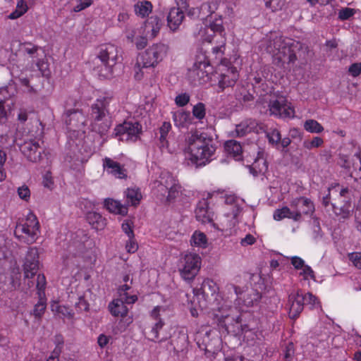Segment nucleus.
Listing matches in <instances>:
<instances>
[{
    "label": "nucleus",
    "mask_w": 361,
    "mask_h": 361,
    "mask_svg": "<svg viewBox=\"0 0 361 361\" xmlns=\"http://www.w3.org/2000/svg\"><path fill=\"white\" fill-rule=\"evenodd\" d=\"M218 286L216 283L210 279L203 281L200 288H193L192 298L188 299V305L190 314L194 317L199 316V311L207 308L208 302L207 298V290H209L211 295L214 298V302L211 307L214 313V319L219 327L224 328L226 332H234L238 334L242 331L243 327L239 325V315L236 308H227V303L217 293Z\"/></svg>",
    "instance_id": "obj_1"
},
{
    "label": "nucleus",
    "mask_w": 361,
    "mask_h": 361,
    "mask_svg": "<svg viewBox=\"0 0 361 361\" xmlns=\"http://www.w3.org/2000/svg\"><path fill=\"white\" fill-rule=\"evenodd\" d=\"M215 152L212 140L202 134L195 132L185 139L183 155L188 166L195 168L206 166L214 159Z\"/></svg>",
    "instance_id": "obj_2"
},
{
    "label": "nucleus",
    "mask_w": 361,
    "mask_h": 361,
    "mask_svg": "<svg viewBox=\"0 0 361 361\" xmlns=\"http://www.w3.org/2000/svg\"><path fill=\"white\" fill-rule=\"evenodd\" d=\"M21 272L17 259L5 242L0 240V290L12 291L20 286Z\"/></svg>",
    "instance_id": "obj_3"
},
{
    "label": "nucleus",
    "mask_w": 361,
    "mask_h": 361,
    "mask_svg": "<svg viewBox=\"0 0 361 361\" xmlns=\"http://www.w3.org/2000/svg\"><path fill=\"white\" fill-rule=\"evenodd\" d=\"M169 47L164 43H154L139 53L133 68L134 78L142 80L145 75V69L154 68L166 58Z\"/></svg>",
    "instance_id": "obj_4"
},
{
    "label": "nucleus",
    "mask_w": 361,
    "mask_h": 361,
    "mask_svg": "<svg viewBox=\"0 0 361 361\" xmlns=\"http://www.w3.org/2000/svg\"><path fill=\"white\" fill-rule=\"evenodd\" d=\"M226 34L223 25V19L209 16L206 21L201 25L197 36L203 42H212L214 37H220L219 45L212 48V54L216 59H221L224 54L226 44Z\"/></svg>",
    "instance_id": "obj_5"
},
{
    "label": "nucleus",
    "mask_w": 361,
    "mask_h": 361,
    "mask_svg": "<svg viewBox=\"0 0 361 361\" xmlns=\"http://www.w3.org/2000/svg\"><path fill=\"white\" fill-rule=\"evenodd\" d=\"M241 209L233 195H228L225 199L224 214L220 216L217 222H212V228L225 235H231L233 229L238 224Z\"/></svg>",
    "instance_id": "obj_6"
},
{
    "label": "nucleus",
    "mask_w": 361,
    "mask_h": 361,
    "mask_svg": "<svg viewBox=\"0 0 361 361\" xmlns=\"http://www.w3.org/2000/svg\"><path fill=\"white\" fill-rule=\"evenodd\" d=\"M152 188L154 195L161 200L166 198L168 202L176 199L181 194L180 185L168 171H162L159 179L154 181Z\"/></svg>",
    "instance_id": "obj_7"
},
{
    "label": "nucleus",
    "mask_w": 361,
    "mask_h": 361,
    "mask_svg": "<svg viewBox=\"0 0 361 361\" xmlns=\"http://www.w3.org/2000/svg\"><path fill=\"white\" fill-rule=\"evenodd\" d=\"M243 299L242 297H239L238 299V305L239 307H231L227 304V308H236L238 314L239 315V325L242 326L243 329L241 332L238 334H235L234 332H230L233 334L234 336H243L244 339L248 341L255 340L257 336L256 332L254 329L249 328L247 324H242L241 314L240 312H247V308L255 305L259 300L260 299V295L258 292L255 290H252L249 293H246L243 295ZM228 334L229 332H227Z\"/></svg>",
    "instance_id": "obj_8"
},
{
    "label": "nucleus",
    "mask_w": 361,
    "mask_h": 361,
    "mask_svg": "<svg viewBox=\"0 0 361 361\" xmlns=\"http://www.w3.org/2000/svg\"><path fill=\"white\" fill-rule=\"evenodd\" d=\"M16 237L27 244L35 243L39 234V225L36 216L29 212L16 225L14 231Z\"/></svg>",
    "instance_id": "obj_9"
},
{
    "label": "nucleus",
    "mask_w": 361,
    "mask_h": 361,
    "mask_svg": "<svg viewBox=\"0 0 361 361\" xmlns=\"http://www.w3.org/2000/svg\"><path fill=\"white\" fill-rule=\"evenodd\" d=\"M188 77L195 84L213 82L216 77L215 71L204 54L197 55L192 67L189 70Z\"/></svg>",
    "instance_id": "obj_10"
},
{
    "label": "nucleus",
    "mask_w": 361,
    "mask_h": 361,
    "mask_svg": "<svg viewBox=\"0 0 361 361\" xmlns=\"http://www.w3.org/2000/svg\"><path fill=\"white\" fill-rule=\"evenodd\" d=\"M310 305L312 308H320L317 298L312 293L305 295L301 291L293 292L289 295L288 301V314L290 319L297 318L303 310L304 304Z\"/></svg>",
    "instance_id": "obj_11"
},
{
    "label": "nucleus",
    "mask_w": 361,
    "mask_h": 361,
    "mask_svg": "<svg viewBox=\"0 0 361 361\" xmlns=\"http://www.w3.org/2000/svg\"><path fill=\"white\" fill-rule=\"evenodd\" d=\"M202 264L200 256L192 252L185 253L180 259L178 271L185 281L192 282L198 274Z\"/></svg>",
    "instance_id": "obj_12"
},
{
    "label": "nucleus",
    "mask_w": 361,
    "mask_h": 361,
    "mask_svg": "<svg viewBox=\"0 0 361 361\" xmlns=\"http://www.w3.org/2000/svg\"><path fill=\"white\" fill-rule=\"evenodd\" d=\"M273 45L269 44L266 49L273 58L274 61L279 64L283 63L286 61H291L295 58V55L291 50L288 43L281 36H276L273 39Z\"/></svg>",
    "instance_id": "obj_13"
},
{
    "label": "nucleus",
    "mask_w": 361,
    "mask_h": 361,
    "mask_svg": "<svg viewBox=\"0 0 361 361\" xmlns=\"http://www.w3.org/2000/svg\"><path fill=\"white\" fill-rule=\"evenodd\" d=\"M219 60L221 63L216 68V77H214L213 82H217L219 87L221 90H224L226 87L235 84L238 74L236 68L230 66L222 59Z\"/></svg>",
    "instance_id": "obj_14"
},
{
    "label": "nucleus",
    "mask_w": 361,
    "mask_h": 361,
    "mask_svg": "<svg viewBox=\"0 0 361 361\" xmlns=\"http://www.w3.org/2000/svg\"><path fill=\"white\" fill-rule=\"evenodd\" d=\"M307 204L309 209L306 210H297L295 207H292L291 204L290 207H283L281 209H277L274 213V219L276 221H281L285 218L290 219L294 221H299L301 218L302 214H310L314 210V206L312 202L307 198H301L298 202V204Z\"/></svg>",
    "instance_id": "obj_15"
},
{
    "label": "nucleus",
    "mask_w": 361,
    "mask_h": 361,
    "mask_svg": "<svg viewBox=\"0 0 361 361\" xmlns=\"http://www.w3.org/2000/svg\"><path fill=\"white\" fill-rule=\"evenodd\" d=\"M269 114L280 118H293L295 111L293 106L284 97L271 99L269 103Z\"/></svg>",
    "instance_id": "obj_16"
},
{
    "label": "nucleus",
    "mask_w": 361,
    "mask_h": 361,
    "mask_svg": "<svg viewBox=\"0 0 361 361\" xmlns=\"http://www.w3.org/2000/svg\"><path fill=\"white\" fill-rule=\"evenodd\" d=\"M201 12L206 15L209 13V16L213 18H222V14L230 16L233 13L231 8L226 0H214L210 2L203 4L200 7Z\"/></svg>",
    "instance_id": "obj_17"
},
{
    "label": "nucleus",
    "mask_w": 361,
    "mask_h": 361,
    "mask_svg": "<svg viewBox=\"0 0 361 361\" xmlns=\"http://www.w3.org/2000/svg\"><path fill=\"white\" fill-rule=\"evenodd\" d=\"M115 130L116 135L120 136V140L135 142L140 137L142 127L138 122L126 121L118 126Z\"/></svg>",
    "instance_id": "obj_18"
},
{
    "label": "nucleus",
    "mask_w": 361,
    "mask_h": 361,
    "mask_svg": "<svg viewBox=\"0 0 361 361\" xmlns=\"http://www.w3.org/2000/svg\"><path fill=\"white\" fill-rule=\"evenodd\" d=\"M39 250L36 247L28 249L23 265L25 279H32L37 273L39 266Z\"/></svg>",
    "instance_id": "obj_19"
},
{
    "label": "nucleus",
    "mask_w": 361,
    "mask_h": 361,
    "mask_svg": "<svg viewBox=\"0 0 361 361\" xmlns=\"http://www.w3.org/2000/svg\"><path fill=\"white\" fill-rule=\"evenodd\" d=\"M19 51L23 54H27L35 63L39 70L43 72L44 51L42 48L35 46L30 43L19 44ZM44 74V73H42Z\"/></svg>",
    "instance_id": "obj_20"
},
{
    "label": "nucleus",
    "mask_w": 361,
    "mask_h": 361,
    "mask_svg": "<svg viewBox=\"0 0 361 361\" xmlns=\"http://www.w3.org/2000/svg\"><path fill=\"white\" fill-rule=\"evenodd\" d=\"M250 149L252 152L253 162L250 166V172L253 176L267 171L268 166L265 159L264 152L260 150L257 145H252Z\"/></svg>",
    "instance_id": "obj_21"
},
{
    "label": "nucleus",
    "mask_w": 361,
    "mask_h": 361,
    "mask_svg": "<svg viewBox=\"0 0 361 361\" xmlns=\"http://www.w3.org/2000/svg\"><path fill=\"white\" fill-rule=\"evenodd\" d=\"M111 101L109 95L101 96L97 99L91 108L90 117L95 121L103 120L106 114V106Z\"/></svg>",
    "instance_id": "obj_22"
},
{
    "label": "nucleus",
    "mask_w": 361,
    "mask_h": 361,
    "mask_svg": "<svg viewBox=\"0 0 361 361\" xmlns=\"http://www.w3.org/2000/svg\"><path fill=\"white\" fill-rule=\"evenodd\" d=\"M22 153L31 161L36 162L41 158L42 148L39 142L35 140H27L20 145Z\"/></svg>",
    "instance_id": "obj_23"
},
{
    "label": "nucleus",
    "mask_w": 361,
    "mask_h": 361,
    "mask_svg": "<svg viewBox=\"0 0 361 361\" xmlns=\"http://www.w3.org/2000/svg\"><path fill=\"white\" fill-rule=\"evenodd\" d=\"M97 57L103 64L115 66L118 60V48L111 44L102 45Z\"/></svg>",
    "instance_id": "obj_24"
},
{
    "label": "nucleus",
    "mask_w": 361,
    "mask_h": 361,
    "mask_svg": "<svg viewBox=\"0 0 361 361\" xmlns=\"http://www.w3.org/2000/svg\"><path fill=\"white\" fill-rule=\"evenodd\" d=\"M195 219L203 224H210L212 226L213 213L209 211L207 199L202 198L199 200L195 210Z\"/></svg>",
    "instance_id": "obj_25"
},
{
    "label": "nucleus",
    "mask_w": 361,
    "mask_h": 361,
    "mask_svg": "<svg viewBox=\"0 0 361 361\" xmlns=\"http://www.w3.org/2000/svg\"><path fill=\"white\" fill-rule=\"evenodd\" d=\"M65 121L70 130L76 131L80 130V126L85 123V119L82 112L78 110H67L65 113Z\"/></svg>",
    "instance_id": "obj_26"
},
{
    "label": "nucleus",
    "mask_w": 361,
    "mask_h": 361,
    "mask_svg": "<svg viewBox=\"0 0 361 361\" xmlns=\"http://www.w3.org/2000/svg\"><path fill=\"white\" fill-rule=\"evenodd\" d=\"M75 255L82 258V260L88 264H92L96 260V248L92 240H87L86 243L80 245V247Z\"/></svg>",
    "instance_id": "obj_27"
},
{
    "label": "nucleus",
    "mask_w": 361,
    "mask_h": 361,
    "mask_svg": "<svg viewBox=\"0 0 361 361\" xmlns=\"http://www.w3.org/2000/svg\"><path fill=\"white\" fill-rule=\"evenodd\" d=\"M341 166L347 169L348 173L355 180L361 179V160L359 157L343 160Z\"/></svg>",
    "instance_id": "obj_28"
},
{
    "label": "nucleus",
    "mask_w": 361,
    "mask_h": 361,
    "mask_svg": "<svg viewBox=\"0 0 361 361\" xmlns=\"http://www.w3.org/2000/svg\"><path fill=\"white\" fill-rule=\"evenodd\" d=\"M54 343L55 347L51 351L50 355L47 357V361H75L74 359L65 356L60 357L64 344L62 336L56 335L54 337Z\"/></svg>",
    "instance_id": "obj_29"
},
{
    "label": "nucleus",
    "mask_w": 361,
    "mask_h": 361,
    "mask_svg": "<svg viewBox=\"0 0 361 361\" xmlns=\"http://www.w3.org/2000/svg\"><path fill=\"white\" fill-rule=\"evenodd\" d=\"M184 19V13L178 7L171 8L167 16V24L170 30L173 32L176 31L181 25Z\"/></svg>",
    "instance_id": "obj_30"
},
{
    "label": "nucleus",
    "mask_w": 361,
    "mask_h": 361,
    "mask_svg": "<svg viewBox=\"0 0 361 361\" xmlns=\"http://www.w3.org/2000/svg\"><path fill=\"white\" fill-rule=\"evenodd\" d=\"M104 169L116 178H123L126 176L125 170L121 165L113 159L106 157L103 159Z\"/></svg>",
    "instance_id": "obj_31"
},
{
    "label": "nucleus",
    "mask_w": 361,
    "mask_h": 361,
    "mask_svg": "<svg viewBox=\"0 0 361 361\" xmlns=\"http://www.w3.org/2000/svg\"><path fill=\"white\" fill-rule=\"evenodd\" d=\"M125 299L116 298L109 305V310L111 314L116 317H125L128 313V309L125 305Z\"/></svg>",
    "instance_id": "obj_32"
},
{
    "label": "nucleus",
    "mask_w": 361,
    "mask_h": 361,
    "mask_svg": "<svg viewBox=\"0 0 361 361\" xmlns=\"http://www.w3.org/2000/svg\"><path fill=\"white\" fill-rule=\"evenodd\" d=\"M126 37L130 42L134 43L138 49H143L147 43L145 36L140 34L139 29H128Z\"/></svg>",
    "instance_id": "obj_33"
},
{
    "label": "nucleus",
    "mask_w": 361,
    "mask_h": 361,
    "mask_svg": "<svg viewBox=\"0 0 361 361\" xmlns=\"http://www.w3.org/2000/svg\"><path fill=\"white\" fill-rule=\"evenodd\" d=\"M190 244L193 247L206 249L209 246V239L204 232L197 230L192 233Z\"/></svg>",
    "instance_id": "obj_34"
},
{
    "label": "nucleus",
    "mask_w": 361,
    "mask_h": 361,
    "mask_svg": "<svg viewBox=\"0 0 361 361\" xmlns=\"http://www.w3.org/2000/svg\"><path fill=\"white\" fill-rule=\"evenodd\" d=\"M104 207L111 213L125 216L128 213V208L119 201L111 198H106L104 202Z\"/></svg>",
    "instance_id": "obj_35"
},
{
    "label": "nucleus",
    "mask_w": 361,
    "mask_h": 361,
    "mask_svg": "<svg viewBox=\"0 0 361 361\" xmlns=\"http://www.w3.org/2000/svg\"><path fill=\"white\" fill-rule=\"evenodd\" d=\"M224 149L235 160L242 159L243 148L238 142L233 140H228L224 144Z\"/></svg>",
    "instance_id": "obj_36"
},
{
    "label": "nucleus",
    "mask_w": 361,
    "mask_h": 361,
    "mask_svg": "<svg viewBox=\"0 0 361 361\" xmlns=\"http://www.w3.org/2000/svg\"><path fill=\"white\" fill-rule=\"evenodd\" d=\"M161 21L157 16H151L145 23V29L152 37H155L161 27Z\"/></svg>",
    "instance_id": "obj_37"
},
{
    "label": "nucleus",
    "mask_w": 361,
    "mask_h": 361,
    "mask_svg": "<svg viewBox=\"0 0 361 361\" xmlns=\"http://www.w3.org/2000/svg\"><path fill=\"white\" fill-rule=\"evenodd\" d=\"M173 121L174 125L178 128H185L191 123L190 112L179 110L173 112Z\"/></svg>",
    "instance_id": "obj_38"
},
{
    "label": "nucleus",
    "mask_w": 361,
    "mask_h": 361,
    "mask_svg": "<svg viewBox=\"0 0 361 361\" xmlns=\"http://www.w3.org/2000/svg\"><path fill=\"white\" fill-rule=\"evenodd\" d=\"M152 3L147 0L139 1L133 6L135 15L142 18L148 16L152 13Z\"/></svg>",
    "instance_id": "obj_39"
},
{
    "label": "nucleus",
    "mask_w": 361,
    "mask_h": 361,
    "mask_svg": "<svg viewBox=\"0 0 361 361\" xmlns=\"http://www.w3.org/2000/svg\"><path fill=\"white\" fill-rule=\"evenodd\" d=\"M87 219L92 228L97 231L103 230L106 225V220L102 216L95 212H89L87 214Z\"/></svg>",
    "instance_id": "obj_40"
},
{
    "label": "nucleus",
    "mask_w": 361,
    "mask_h": 361,
    "mask_svg": "<svg viewBox=\"0 0 361 361\" xmlns=\"http://www.w3.org/2000/svg\"><path fill=\"white\" fill-rule=\"evenodd\" d=\"M257 124L255 121L248 119L242 121L235 126V133L238 136H244L247 133L257 130Z\"/></svg>",
    "instance_id": "obj_41"
},
{
    "label": "nucleus",
    "mask_w": 361,
    "mask_h": 361,
    "mask_svg": "<svg viewBox=\"0 0 361 361\" xmlns=\"http://www.w3.org/2000/svg\"><path fill=\"white\" fill-rule=\"evenodd\" d=\"M172 312V306L169 304L157 305L152 309L150 316L154 319H161V317H170Z\"/></svg>",
    "instance_id": "obj_42"
},
{
    "label": "nucleus",
    "mask_w": 361,
    "mask_h": 361,
    "mask_svg": "<svg viewBox=\"0 0 361 361\" xmlns=\"http://www.w3.org/2000/svg\"><path fill=\"white\" fill-rule=\"evenodd\" d=\"M51 310L53 312L63 318L72 319L74 316L72 310L68 307L60 305L56 301L51 302Z\"/></svg>",
    "instance_id": "obj_43"
},
{
    "label": "nucleus",
    "mask_w": 361,
    "mask_h": 361,
    "mask_svg": "<svg viewBox=\"0 0 361 361\" xmlns=\"http://www.w3.org/2000/svg\"><path fill=\"white\" fill-rule=\"evenodd\" d=\"M130 283H126L121 286L118 289V298L125 299V302H126V304H133L137 300V295L128 294V291L130 289Z\"/></svg>",
    "instance_id": "obj_44"
},
{
    "label": "nucleus",
    "mask_w": 361,
    "mask_h": 361,
    "mask_svg": "<svg viewBox=\"0 0 361 361\" xmlns=\"http://www.w3.org/2000/svg\"><path fill=\"white\" fill-rule=\"evenodd\" d=\"M125 194L126 197V201L133 206L137 205L142 199V195L138 188H128Z\"/></svg>",
    "instance_id": "obj_45"
},
{
    "label": "nucleus",
    "mask_w": 361,
    "mask_h": 361,
    "mask_svg": "<svg viewBox=\"0 0 361 361\" xmlns=\"http://www.w3.org/2000/svg\"><path fill=\"white\" fill-rule=\"evenodd\" d=\"M65 160L69 163V166L73 170H79L83 164L87 161L86 158L75 154L67 155Z\"/></svg>",
    "instance_id": "obj_46"
},
{
    "label": "nucleus",
    "mask_w": 361,
    "mask_h": 361,
    "mask_svg": "<svg viewBox=\"0 0 361 361\" xmlns=\"http://www.w3.org/2000/svg\"><path fill=\"white\" fill-rule=\"evenodd\" d=\"M304 129L310 133H320L324 130V127L314 119H307L303 124Z\"/></svg>",
    "instance_id": "obj_47"
},
{
    "label": "nucleus",
    "mask_w": 361,
    "mask_h": 361,
    "mask_svg": "<svg viewBox=\"0 0 361 361\" xmlns=\"http://www.w3.org/2000/svg\"><path fill=\"white\" fill-rule=\"evenodd\" d=\"M159 147L163 152H166L173 154L178 152V145L174 140H166L165 142H159Z\"/></svg>",
    "instance_id": "obj_48"
},
{
    "label": "nucleus",
    "mask_w": 361,
    "mask_h": 361,
    "mask_svg": "<svg viewBox=\"0 0 361 361\" xmlns=\"http://www.w3.org/2000/svg\"><path fill=\"white\" fill-rule=\"evenodd\" d=\"M11 94L8 92V87L0 88V123L2 119H4L6 116V111L4 106V101L10 97Z\"/></svg>",
    "instance_id": "obj_49"
},
{
    "label": "nucleus",
    "mask_w": 361,
    "mask_h": 361,
    "mask_svg": "<svg viewBox=\"0 0 361 361\" xmlns=\"http://www.w3.org/2000/svg\"><path fill=\"white\" fill-rule=\"evenodd\" d=\"M46 309V299L45 296L42 295V293H39V301L35 305L33 310V314L36 317H41L44 314V310Z\"/></svg>",
    "instance_id": "obj_50"
},
{
    "label": "nucleus",
    "mask_w": 361,
    "mask_h": 361,
    "mask_svg": "<svg viewBox=\"0 0 361 361\" xmlns=\"http://www.w3.org/2000/svg\"><path fill=\"white\" fill-rule=\"evenodd\" d=\"M134 221L132 219H126L121 224V229L128 238L134 237Z\"/></svg>",
    "instance_id": "obj_51"
},
{
    "label": "nucleus",
    "mask_w": 361,
    "mask_h": 361,
    "mask_svg": "<svg viewBox=\"0 0 361 361\" xmlns=\"http://www.w3.org/2000/svg\"><path fill=\"white\" fill-rule=\"evenodd\" d=\"M192 114L195 118L199 120L204 118L206 114L204 104L201 102L195 104L192 108Z\"/></svg>",
    "instance_id": "obj_52"
},
{
    "label": "nucleus",
    "mask_w": 361,
    "mask_h": 361,
    "mask_svg": "<svg viewBox=\"0 0 361 361\" xmlns=\"http://www.w3.org/2000/svg\"><path fill=\"white\" fill-rule=\"evenodd\" d=\"M17 193L19 198L25 202H28L30 199V190L29 187L25 184L18 188Z\"/></svg>",
    "instance_id": "obj_53"
},
{
    "label": "nucleus",
    "mask_w": 361,
    "mask_h": 361,
    "mask_svg": "<svg viewBox=\"0 0 361 361\" xmlns=\"http://www.w3.org/2000/svg\"><path fill=\"white\" fill-rule=\"evenodd\" d=\"M156 320H157V322L152 327L151 332H150V334L152 336L151 340L154 341L159 340V331L162 329V327L164 326V324L162 319H156Z\"/></svg>",
    "instance_id": "obj_54"
},
{
    "label": "nucleus",
    "mask_w": 361,
    "mask_h": 361,
    "mask_svg": "<svg viewBox=\"0 0 361 361\" xmlns=\"http://www.w3.org/2000/svg\"><path fill=\"white\" fill-rule=\"evenodd\" d=\"M299 271V275L302 277L303 280H315L314 271L310 266L305 264Z\"/></svg>",
    "instance_id": "obj_55"
},
{
    "label": "nucleus",
    "mask_w": 361,
    "mask_h": 361,
    "mask_svg": "<svg viewBox=\"0 0 361 361\" xmlns=\"http://www.w3.org/2000/svg\"><path fill=\"white\" fill-rule=\"evenodd\" d=\"M104 67L99 71V75L104 79H109L113 77L114 66L111 64H103Z\"/></svg>",
    "instance_id": "obj_56"
},
{
    "label": "nucleus",
    "mask_w": 361,
    "mask_h": 361,
    "mask_svg": "<svg viewBox=\"0 0 361 361\" xmlns=\"http://www.w3.org/2000/svg\"><path fill=\"white\" fill-rule=\"evenodd\" d=\"M171 130V124L169 122L165 121L162 123L159 128L160 137L159 142H165L167 140V136Z\"/></svg>",
    "instance_id": "obj_57"
},
{
    "label": "nucleus",
    "mask_w": 361,
    "mask_h": 361,
    "mask_svg": "<svg viewBox=\"0 0 361 361\" xmlns=\"http://www.w3.org/2000/svg\"><path fill=\"white\" fill-rule=\"evenodd\" d=\"M267 137L272 145H277L281 140V134L277 129L270 130L267 133Z\"/></svg>",
    "instance_id": "obj_58"
},
{
    "label": "nucleus",
    "mask_w": 361,
    "mask_h": 361,
    "mask_svg": "<svg viewBox=\"0 0 361 361\" xmlns=\"http://www.w3.org/2000/svg\"><path fill=\"white\" fill-rule=\"evenodd\" d=\"M324 143V140L320 137H314L310 141H305L304 147L307 149H312L321 147Z\"/></svg>",
    "instance_id": "obj_59"
},
{
    "label": "nucleus",
    "mask_w": 361,
    "mask_h": 361,
    "mask_svg": "<svg viewBox=\"0 0 361 361\" xmlns=\"http://www.w3.org/2000/svg\"><path fill=\"white\" fill-rule=\"evenodd\" d=\"M47 281L46 278L44 274H38L37 276V289L38 290V296H39V293H42V295L45 296L44 295V289L46 287Z\"/></svg>",
    "instance_id": "obj_60"
},
{
    "label": "nucleus",
    "mask_w": 361,
    "mask_h": 361,
    "mask_svg": "<svg viewBox=\"0 0 361 361\" xmlns=\"http://www.w3.org/2000/svg\"><path fill=\"white\" fill-rule=\"evenodd\" d=\"M125 248L128 253H135L137 250L138 244L135 239V236L128 238V240L126 243Z\"/></svg>",
    "instance_id": "obj_61"
},
{
    "label": "nucleus",
    "mask_w": 361,
    "mask_h": 361,
    "mask_svg": "<svg viewBox=\"0 0 361 361\" xmlns=\"http://www.w3.org/2000/svg\"><path fill=\"white\" fill-rule=\"evenodd\" d=\"M42 184L45 188L49 190L54 188V179L50 171H47L44 173L42 177Z\"/></svg>",
    "instance_id": "obj_62"
},
{
    "label": "nucleus",
    "mask_w": 361,
    "mask_h": 361,
    "mask_svg": "<svg viewBox=\"0 0 361 361\" xmlns=\"http://www.w3.org/2000/svg\"><path fill=\"white\" fill-rule=\"evenodd\" d=\"M355 13V10L351 8H344L339 11L338 18L345 20L349 19Z\"/></svg>",
    "instance_id": "obj_63"
},
{
    "label": "nucleus",
    "mask_w": 361,
    "mask_h": 361,
    "mask_svg": "<svg viewBox=\"0 0 361 361\" xmlns=\"http://www.w3.org/2000/svg\"><path fill=\"white\" fill-rule=\"evenodd\" d=\"M349 259L357 269H361V252H353L349 255Z\"/></svg>",
    "instance_id": "obj_64"
}]
</instances>
